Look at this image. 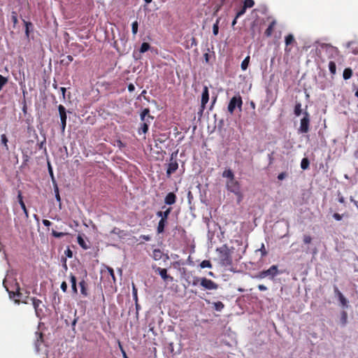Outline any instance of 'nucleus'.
Listing matches in <instances>:
<instances>
[{"instance_id": "f257e3e1", "label": "nucleus", "mask_w": 358, "mask_h": 358, "mask_svg": "<svg viewBox=\"0 0 358 358\" xmlns=\"http://www.w3.org/2000/svg\"><path fill=\"white\" fill-rule=\"evenodd\" d=\"M219 252L220 264L225 266H230L232 264L231 250L227 245H223L217 250Z\"/></svg>"}, {"instance_id": "f03ea898", "label": "nucleus", "mask_w": 358, "mask_h": 358, "mask_svg": "<svg viewBox=\"0 0 358 358\" xmlns=\"http://www.w3.org/2000/svg\"><path fill=\"white\" fill-rule=\"evenodd\" d=\"M178 169V163L177 162V152H173L170 157V162L166 169V177L170 178L171 174L175 173Z\"/></svg>"}, {"instance_id": "7ed1b4c3", "label": "nucleus", "mask_w": 358, "mask_h": 358, "mask_svg": "<svg viewBox=\"0 0 358 358\" xmlns=\"http://www.w3.org/2000/svg\"><path fill=\"white\" fill-rule=\"evenodd\" d=\"M278 273V266L273 265L268 269L260 271L257 275V278L263 279L266 277H269L270 278L273 279Z\"/></svg>"}, {"instance_id": "20e7f679", "label": "nucleus", "mask_w": 358, "mask_h": 358, "mask_svg": "<svg viewBox=\"0 0 358 358\" xmlns=\"http://www.w3.org/2000/svg\"><path fill=\"white\" fill-rule=\"evenodd\" d=\"M30 300L31 301L32 305L35 310L36 317L41 318V317L44 315L43 308L45 307L42 301L35 297L30 298Z\"/></svg>"}, {"instance_id": "39448f33", "label": "nucleus", "mask_w": 358, "mask_h": 358, "mask_svg": "<svg viewBox=\"0 0 358 358\" xmlns=\"http://www.w3.org/2000/svg\"><path fill=\"white\" fill-rule=\"evenodd\" d=\"M243 105L242 98L240 95L233 96L228 104V111L230 114H233L236 107L241 108Z\"/></svg>"}, {"instance_id": "423d86ee", "label": "nucleus", "mask_w": 358, "mask_h": 358, "mask_svg": "<svg viewBox=\"0 0 358 358\" xmlns=\"http://www.w3.org/2000/svg\"><path fill=\"white\" fill-rule=\"evenodd\" d=\"M227 188L229 191L234 193L236 195L241 198L240 184L237 180H235V178L227 181Z\"/></svg>"}, {"instance_id": "0eeeda50", "label": "nucleus", "mask_w": 358, "mask_h": 358, "mask_svg": "<svg viewBox=\"0 0 358 358\" xmlns=\"http://www.w3.org/2000/svg\"><path fill=\"white\" fill-rule=\"evenodd\" d=\"M303 114V117L301 120L299 131L301 133H307L309 131V125L310 121V115L306 110L304 111Z\"/></svg>"}, {"instance_id": "6e6552de", "label": "nucleus", "mask_w": 358, "mask_h": 358, "mask_svg": "<svg viewBox=\"0 0 358 358\" xmlns=\"http://www.w3.org/2000/svg\"><path fill=\"white\" fill-rule=\"evenodd\" d=\"M322 49L324 50L327 54H328L329 58H334L338 55L339 50L337 48L327 43H322L321 45Z\"/></svg>"}, {"instance_id": "1a4fd4ad", "label": "nucleus", "mask_w": 358, "mask_h": 358, "mask_svg": "<svg viewBox=\"0 0 358 358\" xmlns=\"http://www.w3.org/2000/svg\"><path fill=\"white\" fill-rule=\"evenodd\" d=\"M201 286L207 290H215L218 288L216 282L206 278H201Z\"/></svg>"}, {"instance_id": "9d476101", "label": "nucleus", "mask_w": 358, "mask_h": 358, "mask_svg": "<svg viewBox=\"0 0 358 358\" xmlns=\"http://www.w3.org/2000/svg\"><path fill=\"white\" fill-rule=\"evenodd\" d=\"M58 110L59 113L60 120H61V129L62 131H64L66 126V110L65 107L63 105H59Z\"/></svg>"}, {"instance_id": "9b49d317", "label": "nucleus", "mask_w": 358, "mask_h": 358, "mask_svg": "<svg viewBox=\"0 0 358 358\" xmlns=\"http://www.w3.org/2000/svg\"><path fill=\"white\" fill-rule=\"evenodd\" d=\"M3 285L6 289V290L8 291L10 298H14L15 296H17L20 299H22V293L20 292V285L17 282H15V285H14L15 288L12 290L9 289V288L6 285V282H3Z\"/></svg>"}, {"instance_id": "f8f14e48", "label": "nucleus", "mask_w": 358, "mask_h": 358, "mask_svg": "<svg viewBox=\"0 0 358 358\" xmlns=\"http://www.w3.org/2000/svg\"><path fill=\"white\" fill-rule=\"evenodd\" d=\"M101 275H102V278H108L109 277H110L113 280V282H114V283L115 282L116 279H115L114 271L111 267L106 266L104 267V268H103L101 270Z\"/></svg>"}, {"instance_id": "ddd939ff", "label": "nucleus", "mask_w": 358, "mask_h": 358, "mask_svg": "<svg viewBox=\"0 0 358 358\" xmlns=\"http://www.w3.org/2000/svg\"><path fill=\"white\" fill-rule=\"evenodd\" d=\"M209 100L208 88L207 86H204L201 94V110L206 108V105Z\"/></svg>"}, {"instance_id": "4468645a", "label": "nucleus", "mask_w": 358, "mask_h": 358, "mask_svg": "<svg viewBox=\"0 0 358 358\" xmlns=\"http://www.w3.org/2000/svg\"><path fill=\"white\" fill-rule=\"evenodd\" d=\"M154 119L153 116L150 115V109L146 108L143 110L141 113V120L143 122L150 124L151 121Z\"/></svg>"}, {"instance_id": "2eb2a0df", "label": "nucleus", "mask_w": 358, "mask_h": 358, "mask_svg": "<svg viewBox=\"0 0 358 358\" xmlns=\"http://www.w3.org/2000/svg\"><path fill=\"white\" fill-rule=\"evenodd\" d=\"M43 343V334L42 332L36 331L34 346L37 352L40 351V347Z\"/></svg>"}, {"instance_id": "dca6fc26", "label": "nucleus", "mask_w": 358, "mask_h": 358, "mask_svg": "<svg viewBox=\"0 0 358 358\" xmlns=\"http://www.w3.org/2000/svg\"><path fill=\"white\" fill-rule=\"evenodd\" d=\"M176 195L173 192H169L165 196L164 203L167 205H173L176 202Z\"/></svg>"}, {"instance_id": "f3484780", "label": "nucleus", "mask_w": 358, "mask_h": 358, "mask_svg": "<svg viewBox=\"0 0 358 358\" xmlns=\"http://www.w3.org/2000/svg\"><path fill=\"white\" fill-rule=\"evenodd\" d=\"M17 199H18V202H19L22 209L23 210V211L24 213L25 217L27 218H28L29 217V213H28L27 209L26 208L25 203L23 201V198H22V192L20 190L18 191V194H17Z\"/></svg>"}, {"instance_id": "a211bd4d", "label": "nucleus", "mask_w": 358, "mask_h": 358, "mask_svg": "<svg viewBox=\"0 0 358 358\" xmlns=\"http://www.w3.org/2000/svg\"><path fill=\"white\" fill-rule=\"evenodd\" d=\"M79 286L80 288V293L84 297H87L89 295L88 289H87V284L85 280H82L79 282Z\"/></svg>"}, {"instance_id": "6ab92c4d", "label": "nucleus", "mask_w": 358, "mask_h": 358, "mask_svg": "<svg viewBox=\"0 0 358 358\" xmlns=\"http://www.w3.org/2000/svg\"><path fill=\"white\" fill-rule=\"evenodd\" d=\"M157 271L164 280H167L168 279L171 281L173 280V278L167 274V270L166 268L158 267Z\"/></svg>"}, {"instance_id": "aec40b11", "label": "nucleus", "mask_w": 358, "mask_h": 358, "mask_svg": "<svg viewBox=\"0 0 358 358\" xmlns=\"http://www.w3.org/2000/svg\"><path fill=\"white\" fill-rule=\"evenodd\" d=\"M335 293L338 296V300L343 306H348V300L343 296V294L338 290L337 287H335Z\"/></svg>"}, {"instance_id": "412c9836", "label": "nucleus", "mask_w": 358, "mask_h": 358, "mask_svg": "<svg viewBox=\"0 0 358 358\" xmlns=\"http://www.w3.org/2000/svg\"><path fill=\"white\" fill-rule=\"evenodd\" d=\"M110 234L117 235L121 238L127 236V233L125 231L122 230L117 227H114L111 230Z\"/></svg>"}, {"instance_id": "4be33fe9", "label": "nucleus", "mask_w": 358, "mask_h": 358, "mask_svg": "<svg viewBox=\"0 0 358 358\" xmlns=\"http://www.w3.org/2000/svg\"><path fill=\"white\" fill-rule=\"evenodd\" d=\"M294 42H295V39L294 38V36L292 34H289L285 36V45H286L285 51L286 52L290 51V48H288L287 47H288V45L292 44Z\"/></svg>"}, {"instance_id": "5701e85b", "label": "nucleus", "mask_w": 358, "mask_h": 358, "mask_svg": "<svg viewBox=\"0 0 358 358\" xmlns=\"http://www.w3.org/2000/svg\"><path fill=\"white\" fill-rule=\"evenodd\" d=\"M276 24V22L273 20L268 25V28L266 29L264 34L267 37H270L273 31L274 27Z\"/></svg>"}, {"instance_id": "b1692460", "label": "nucleus", "mask_w": 358, "mask_h": 358, "mask_svg": "<svg viewBox=\"0 0 358 358\" xmlns=\"http://www.w3.org/2000/svg\"><path fill=\"white\" fill-rule=\"evenodd\" d=\"M167 220L164 219H160L158 223L157 231L158 234H162L164 231V227L166 226Z\"/></svg>"}, {"instance_id": "393cba45", "label": "nucleus", "mask_w": 358, "mask_h": 358, "mask_svg": "<svg viewBox=\"0 0 358 358\" xmlns=\"http://www.w3.org/2000/svg\"><path fill=\"white\" fill-rule=\"evenodd\" d=\"M340 323L342 327H345L348 323V313L345 310L341 313Z\"/></svg>"}, {"instance_id": "a878e982", "label": "nucleus", "mask_w": 358, "mask_h": 358, "mask_svg": "<svg viewBox=\"0 0 358 358\" xmlns=\"http://www.w3.org/2000/svg\"><path fill=\"white\" fill-rule=\"evenodd\" d=\"M163 252L159 249H155L152 251V257L155 260H159L162 259Z\"/></svg>"}, {"instance_id": "bb28decb", "label": "nucleus", "mask_w": 358, "mask_h": 358, "mask_svg": "<svg viewBox=\"0 0 358 358\" xmlns=\"http://www.w3.org/2000/svg\"><path fill=\"white\" fill-rule=\"evenodd\" d=\"M353 74V71L351 68H346L343 71V77L344 80L350 79Z\"/></svg>"}, {"instance_id": "cd10ccee", "label": "nucleus", "mask_w": 358, "mask_h": 358, "mask_svg": "<svg viewBox=\"0 0 358 358\" xmlns=\"http://www.w3.org/2000/svg\"><path fill=\"white\" fill-rule=\"evenodd\" d=\"M222 176L229 178V180L234 179V174L231 169L225 170L222 173Z\"/></svg>"}, {"instance_id": "c85d7f7f", "label": "nucleus", "mask_w": 358, "mask_h": 358, "mask_svg": "<svg viewBox=\"0 0 358 358\" xmlns=\"http://www.w3.org/2000/svg\"><path fill=\"white\" fill-rule=\"evenodd\" d=\"M149 125L150 124H148V123H147V122H143L141 124V127L138 129V134H141V133L146 134L148 131Z\"/></svg>"}, {"instance_id": "c756f323", "label": "nucleus", "mask_w": 358, "mask_h": 358, "mask_svg": "<svg viewBox=\"0 0 358 358\" xmlns=\"http://www.w3.org/2000/svg\"><path fill=\"white\" fill-rule=\"evenodd\" d=\"M213 308L217 311H222L224 308V304L222 301H216L213 303Z\"/></svg>"}, {"instance_id": "7c9ffc66", "label": "nucleus", "mask_w": 358, "mask_h": 358, "mask_svg": "<svg viewBox=\"0 0 358 358\" xmlns=\"http://www.w3.org/2000/svg\"><path fill=\"white\" fill-rule=\"evenodd\" d=\"M1 144L3 145L5 150L6 151H8L9 150L8 145V138L6 134H2L1 136Z\"/></svg>"}, {"instance_id": "2f4dec72", "label": "nucleus", "mask_w": 358, "mask_h": 358, "mask_svg": "<svg viewBox=\"0 0 358 358\" xmlns=\"http://www.w3.org/2000/svg\"><path fill=\"white\" fill-rule=\"evenodd\" d=\"M309 165H310V162H309L308 159L306 157L303 158L301 162V168L303 170H306L308 169Z\"/></svg>"}, {"instance_id": "473e14b6", "label": "nucleus", "mask_w": 358, "mask_h": 358, "mask_svg": "<svg viewBox=\"0 0 358 358\" xmlns=\"http://www.w3.org/2000/svg\"><path fill=\"white\" fill-rule=\"evenodd\" d=\"M249 63H250V56H247L241 63V69L243 71H245L248 67Z\"/></svg>"}, {"instance_id": "72a5a7b5", "label": "nucleus", "mask_w": 358, "mask_h": 358, "mask_svg": "<svg viewBox=\"0 0 358 358\" xmlns=\"http://www.w3.org/2000/svg\"><path fill=\"white\" fill-rule=\"evenodd\" d=\"M150 48V45L147 42H143L141 45L139 51L141 53H144L147 52Z\"/></svg>"}, {"instance_id": "f704fd0d", "label": "nucleus", "mask_w": 358, "mask_h": 358, "mask_svg": "<svg viewBox=\"0 0 358 358\" xmlns=\"http://www.w3.org/2000/svg\"><path fill=\"white\" fill-rule=\"evenodd\" d=\"M329 71L330 73L332 74V75H335L336 73V63L334 62H329Z\"/></svg>"}, {"instance_id": "c9c22d12", "label": "nucleus", "mask_w": 358, "mask_h": 358, "mask_svg": "<svg viewBox=\"0 0 358 358\" xmlns=\"http://www.w3.org/2000/svg\"><path fill=\"white\" fill-rule=\"evenodd\" d=\"M199 266H200V267L201 268H211L213 267V265H212L211 262L209 260H203V261H202Z\"/></svg>"}, {"instance_id": "e433bc0d", "label": "nucleus", "mask_w": 358, "mask_h": 358, "mask_svg": "<svg viewBox=\"0 0 358 358\" xmlns=\"http://www.w3.org/2000/svg\"><path fill=\"white\" fill-rule=\"evenodd\" d=\"M294 115L296 116H299L301 113V103L298 102L295 104L294 106Z\"/></svg>"}, {"instance_id": "4c0bfd02", "label": "nucleus", "mask_w": 358, "mask_h": 358, "mask_svg": "<svg viewBox=\"0 0 358 358\" xmlns=\"http://www.w3.org/2000/svg\"><path fill=\"white\" fill-rule=\"evenodd\" d=\"M220 18H217L216 20L215 23L213 24V33L215 36H217L219 32V23H220Z\"/></svg>"}, {"instance_id": "58836bf2", "label": "nucleus", "mask_w": 358, "mask_h": 358, "mask_svg": "<svg viewBox=\"0 0 358 358\" xmlns=\"http://www.w3.org/2000/svg\"><path fill=\"white\" fill-rule=\"evenodd\" d=\"M132 295H133V299L134 300L135 302H138V294H137V288L136 287V285H134V283H132Z\"/></svg>"}, {"instance_id": "ea45409f", "label": "nucleus", "mask_w": 358, "mask_h": 358, "mask_svg": "<svg viewBox=\"0 0 358 358\" xmlns=\"http://www.w3.org/2000/svg\"><path fill=\"white\" fill-rule=\"evenodd\" d=\"M255 5V1L253 0H244L243 6L247 9L248 8H252Z\"/></svg>"}, {"instance_id": "a19ab883", "label": "nucleus", "mask_w": 358, "mask_h": 358, "mask_svg": "<svg viewBox=\"0 0 358 358\" xmlns=\"http://www.w3.org/2000/svg\"><path fill=\"white\" fill-rule=\"evenodd\" d=\"M212 56L215 57L214 52H213L212 54H210L209 52L204 53L203 58H204L205 62L207 64H209Z\"/></svg>"}, {"instance_id": "79ce46f5", "label": "nucleus", "mask_w": 358, "mask_h": 358, "mask_svg": "<svg viewBox=\"0 0 358 358\" xmlns=\"http://www.w3.org/2000/svg\"><path fill=\"white\" fill-rule=\"evenodd\" d=\"M24 24L25 26V34L27 36H29V28L32 27V23L30 22H27L24 20Z\"/></svg>"}, {"instance_id": "37998d69", "label": "nucleus", "mask_w": 358, "mask_h": 358, "mask_svg": "<svg viewBox=\"0 0 358 358\" xmlns=\"http://www.w3.org/2000/svg\"><path fill=\"white\" fill-rule=\"evenodd\" d=\"M138 22L136 20L131 24V31L134 35L138 32Z\"/></svg>"}, {"instance_id": "c03bdc74", "label": "nucleus", "mask_w": 358, "mask_h": 358, "mask_svg": "<svg viewBox=\"0 0 358 358\" xmlns=\"http://www.w3.org/2000/svg\"><path fill=\"white\" fill-rule=\"evenodd\" d=\"M78 244L83 248V249H87L88 247L87 246L85 241L83 240V238L81 237V236H78Z\"/></svg>"}, {"instance_id": "a18cd8bd", "label": "nucleus", "mask_w": 358, "mask_h": 358, "mask_svg": "<svg viewBox=\"0 0 358 358\" xmlns=\"http://www.w3.org/2000/svg\"><path fill=\"white\" fill-rule=\"evenodd\" d=\"M68 234L67 233H65V232H57L55 230H52V235L55 237V238H62V237H64V236L67 235Z\"/></svg>"}, {"instance_id": "49530a36", "label": "nucleus", "mask_w": 358, "mask_h": 358, "mask_svg": "<svg viewBox=\"0 0 358 358\" xmlns=\"http://www.w3.org/2000/svg\"><path fill=\"white\" fill-rule=\"evenodd\" d=\"M8 79L7 78L0 75V91L2 90L3 87L7 83Z\"/></svg>"}, {"instance_id": "de8ad7c7", "label": "nucleus", "mask_w": 358, "mask_h": 358, "mask_svg": "<svg viewBox=\"0 0 358 358\" xmlns=\"http://www.w3.org/2000/svg\"><path fill=\"white\" fill-rule=\"evenodd\" d=\"M201 278H199V277H194L193 278V280H192V285L193 286H196L198 285L199 284L201 285Z\"/></svg>"}, {"instance_id": "09e8293b", "label": "nucleus", "mask_w": 358, "mask_h": 358, "mask_svg": "<svg viewBox=\"0 0 358 358\" xmlns=\"http://www.w3.org/2000/svg\"><path fill=\"white\" fill-rule=\"evenodd\" d=\"M261 252L262 257H265L267 255V251L265 248L264 244L262 243L261 248L259 250Z\"/></svg>"}, {"instance_id": "8fccbe9b", "label": "nucleus", "mask_w": 358, "mask_h": 358, "mask_svg": "<svg viewBox=\"0 0 358 358\" xmlns=\"http://www.w3.org/2000/svg\"><path fill=\"white\" fill-rule=\"evenodd\" d=\"M171 212V208H168L165 211L163 212V219L166 220L168 219V217L169 214Z\"/></svg>"}, {"instance_id": "3c124183", "label": "nucleus", "mask_w": 358, "mask_h": 358, "mask_svg": "<svg viewBox=\"0 0 358 358\" xmlns=\"http://www.w3.org/2000/svg\"><path fill=\"white\" fill-rule=\"evenodd\" d=\"M246 8L243 6V7L236 13V18H238L241 15H243L245 13Z\"/></svg>"}, {"instance_id": "603ef678", "label": "nucleus", "mask_w": 358, "mask_h": 358, "mask_svg": "<svg viewBox=\"0 0 358 358\" xmlns=\"http://www.w3.org/2000/svg\"><path fill=\"white\" fill-rule=\"evenodd\" d=\"M303 240L305 244H309L312 241V238L309 235H305Z\"/></svg>"}, {"instance_id": "864d4df0", "label": "nucleus", "mask_w": 358, "mask_h": 358, "mask_svg": "<svg viewBox=\"0 0 358 358\" xmlns=\"http://www.w3.org/2000/svg\"><path fill=\"white\" fill-rule=\"evenodd\" d=\"M287 174L286 172H282V173L278 174V179L279 180H284L287 177Z\"/></svg>"}, {"instance_id": "5fc2aeb1", "label": "nucleus", "mask_w": 358, "mask_h": 358, "mask_svg": "<svg viewBox=\"0 0 358 358\" xmlns=\"http://www.w3.org/2000/svg\"><path fill=\"white\" fill-rule=\"evenodd\" d=\"M333 217L336 220H338V221H340L342 220L343 218V215H340L339 213H335L334 215H333Z\"/></svg>"}, {"instance_id": "6e6d98bb", "label": "nucleus", "mask_w": 358, "mask_h": 358, "mask_svg": "<svg viewBox=\"0 0 358 358\" xmlns=\"http://www.w3.org/2000/svg\"><path fill=\"white\" fill-rule=\"evenodd\" d=\"M70 280H71V286L76 285V278L75 275H73V274H71Z\"/></svg>"}, {"instance_id": "4d7b16f0", "label": "nucleus", "mask_w": 358, "mask_h": 358, "mask_svg": "<svg viewBox=\"0 0 358 358\" xmlns=\"http://www.w3.org/2000/svg\"><path fill=\"white\" fill-rule=\"evenodd\" d=\"M61 289L64 292H66L67 291V284L65 281L62 282L61 284Z\"/></svg>"}, {"instance_id": "13d9d810", "label": "nucleus", "mask_w": 358, "mask_h": 358, "mask_svg": "<svg viewBox=\"0 0 358 358\" xmlns=\"http://www.w3.org/2000/svg\"><path fill=\"white\" fill-rule=\"evenodd\" d=\"M12 20L15 24L17 23V17L16 13L14 12L13 13V15H12Z\"/></svg>"}, {"instance_id": "bf43d9fd", "label": "nucleus", "mask_w": 358, "mask_h": 358, "mask_svg": "<svg viewBox=\"0 0 358 358\" xmlns=\"http://www.w3.org/2000/svg\"><path fill=\"white\" fill-rule=\"evenodd\" d=\"M128 90L130 92H132L135 90V86L134 84L132 83H130L129 85H128Z\"/></svg>"}, {"instance_id": "052dcab7", "label": "nucleus", "mask_w": 358, "mask_h": 358, "mask_svg": "<svg viewBox=\"0 0 358 358\" xmlns=\"http://www.w3.org/2000/svg\"><path fill=\"white\" fill-rule=\"evenodd\" d=\"M43 224L45 226V227H49L51 225V222L49 221L48 220H43Z\"/></svg>"}, {"instance_id": "680f3d73", "label": "nucleus", "mask_w": 358, "mask_h": 358, "mask_svg": "<svg viewBox=\"0 0 358 358\" xmlns=\"http://www.w3.org/2000/svg\"><path fill=\"white\" fill-rule=\"evenodd\" d=\"M55 193H56L55 194V197H56L57 200L58 201H60L61 199H60V196H59V190H58L57 187L55 189Z\"/></svg>"}, {"instance_id": "e2e57ef3", "label": "nucleus", "mask_w": 358, "mask_h": 358, "mask_svg": "<svg viewBox=\"0 0 358 358\" xmlns=\"http://www.w3.org/2000/svg\"><path fill=\"white\" fill-rule=\"evenodd\" d=\"M258 289L260 291H266L267 289V287L265 285H258Z\"/></svg>"}, {"instance_id": "0e129e2a", "label": "nucleus", "mask_w": 358, "mask_h": 358, "mask_svg": "<svg viewBox=\"0 0 358 358\" xmlns=\"http://www.w3.org/2000/svg\"><path fill=\"white\" fill-rule=\"evenodd\" d=\"M60 91L62 94L63 99H65V94H66V88L62 87H60Z\"/></svg>"}, {"instance_id": "69168bd1", "label": "nucleus", "mask_w": 358, "mask_h": 358, "mask_svg": "<svg viewBox=\"0 0 358 358\" xmlns=\"http://www.w3.org/2000/svg\"><path fill=\"white\" fill-rule=\"evenodd\" d=\"M71 289H72V292L73 294H76L78 293V289H77L76 285H72Z\"/></svg>"}, {"instance_id": "338daca9", "label": "nucleus", "mask_w": 358, "mask_h": 358, "mask_svg": "<svg viewBox=\"0 0 358 358\" xmlns=\"http://www.w3.org/2000/svg\"><path fill=\"white\" fill-rule=\"evenodd\" d=\"M141 238L147 241L150 240V237L149 236L143 235L141 236Z\"/></svg>"}, {"instance_id": "774afa93", "label": "nucleus", "mask_w": 358, "mask_h": 358, "mask_svg": "<svg viewBox=\"0 0 358 358\" xmlns=\"http://www.w3.org/2000/svg\"><path fill=\"white\" fill-rule=\"evenodd\" d=\"M338 201L341 203H345V199L343 196H341L338 197Z\"/></svg>"}]
</instances>
